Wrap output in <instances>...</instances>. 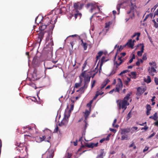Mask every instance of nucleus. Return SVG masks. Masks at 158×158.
<instances>
[{"label": "nucleus", "instance_id": "nucleus-57", "mask_svg": "<svg viewBox=\"0 0 158 158\" xmlns=\"http://www.w3.org/2000/svg\"><path fill=\"white\" fill-rule=\"evenodd\" d=\"M95 83V81L94 80L93 82V83H92V86H91L92 88H93L94 86Z\"/></svg>", "mask_w": 158, "mask_h": 158}, {"label": "nucleus", "instance_id": "nucleus-59", "mask_svg": "<svg viewBox=\"0 0 158 158\" xmlns=\"http://www.w3.org/2000/svg\"><path fill=\"white\" fill-rule=\"evenodd\" d=\"M134 143L133 142L131 144L130 146H129V148H131L132 147H133L134 146Z\"/></svg>", "mask_w": 158, "mask_h": 158}, {"label": "nucleus", "instance_id": "nucleus-42", "mask_svg": "<svg viewBox=\"0 0 158 158\" xmlns=\"http://www.w3.org/2000/svg\"><path fill=\"white\" fill-rule=\"evenodd\" d=\"M48 26V25H42L41 26V28L42 30H44L46 28L47 26Z\"/></svg>", "mask_w": 158, "mask_h": 158}, {"label": "nucleus", "instance_id": "nucleus-49", "mask_svg": "<svg viewBox=\"0 0 158 158\" xmlns=\"http://www.w3.org/2000/svg\"><path fill=\"white\" fill-rule=\"evenodd\" d=\"M148 128V127H147V126H145L144 127H142V128H141V130H144L145 131H146V130H147Z\"/></svg>", "mask_w": 158, "mask_h": 158}, {"label": "nucleus", "instance_id": "nucleus-26", "mask_svg": "<svg viewBox=\"0 0 158 158\" xmlns=\"http://www.w3.org/2000/svg\"><path fill=\"white\" fill-rule=\"evenodd\" d=\"M144 81L146 83H150L151 81V78L149 76H148L147 79H145Z\"/></svg>", "mask_w": 158, "mask_h": 158}, {"label": "nucleus", "instance_id": "nucleus-62", "mask_svg": "<svg viewBox=\"0 0 158 158\" xmlns=\"http://www.w3.org/2000/svg\"><path fill=\"white\" fill-rule=\"evenodd\" d=\"M154 24V26L156 28H157V27H158V23H155Z\"/></svg>", "mask_w": 158, "mask_h": 158}, {"label": "nucleus", "instance_id": "nucleus-60", "mask_svg": "<svg viewBox=\"0 0 158 158\" xmlns=\"http://www.w3.org/2000/svg\"><path fill=\"white\" fill-rule=\"evenodd\" d=\"M140 61L139 60L137 61L136 62V65L137 66H139L140 65Z\"/></svg>", "mask_w": 158, "mask_h": 158}, {"label": "nucleus", "instance_id": "nucleus-13", "mask_svg": "<svg viewBox=\"0 0 158 158\" xmlns=\"http://www.w3.org/2000/svg\"><path fill=\"white\" fill-rule=\"evenodd\" d=\"M146 90L145 88H140L139 87L137 89V94H142Z\"/></svg>", "mask_w": 158, "mask_h": 158}, {"label": "nucleus", "instance_id": "nucleus-55", "mask_svg": "<svg viewBox=\"0 0 158 158\" xmlns=\"http://www.w3.org/2000/svg\"><path fill=\"white\" fill-rule=\"evenodd\" d=\"M121 4H120V5H117V10L119 11V10H120V6L121 5Z\"/></svg>", "mask_w": 158, "mask_h": 158}, {"label": "nucleus", "instance_id": "nucleus-51", "mask_svg": "<svg viewBox=\"0 0 158 158\" xmlns=\"http://www.w3.org/2000/svg\"><path fill=\"white\" fill-rule=\"evenodd\" d=\"M155 133H153L151 135H150L148 137V138H150L153 136L155 135Z\"/></svg>", "mask_w": 158, "mask_h": 158}, {"label": "nucleus", "instance_id": "nucleus-22", "mask_svg": "<svg viewBox=\"0 0 158 158\" xmlns=\"http://www.w3.org/2000/svg\"><path fill=\"white\" fill-rule=\"evenodd\" d=\"M109 80L108 79H107L106 80L104 81L102 85V86L101 89H102L104 87L107 85V84L108 83L109 81Z\"/></svg>", "mask_w": 158, "mask_h": 158}, {"label": "nucleus", "instance_id": "nucleus-50", "mask_svg": "<svg viewBox=\"0 0 158 158\" xmlns=\"http://www.w3.org/2000/svg\"><path fill=\"white\" fill-rule=\"evenodd\" d=\"M110 130L111 131L114 132V133H115L116 132V130L114 129L110 128Z\"/></svg>", "mask_w": 158, "mask_h": 158}, {"label": "nucleus", "instance_id": "nucleus-53", "mask_svg": "<svg viewBox=\"0 0 158 158\" xmlns=\"http://www.w3.org/2000/svg\"><path fill=\"white\" fill-rule=\"evenodd\" d=\"M51 139V137L50 136H49L47 138V139H44V141H47L48 142H49V140Z\"/></svg>", "mask_w": 158, "mask_h": 158}, {"label": "nucleus", "instance_id": "nucleus-43", "mask_svg": "<svg viewBox=\"0 0 158 158\" xmlns=\"http://www.w3.org/2000/svg\"><path fill=\"white\" fill-rule=\"evenodd\" d=\"M53 155L52 153L49 154L46 157V158H52Z\"/></svg>", "mask_w": 158, "mask_h": 158}, {"label": "nucleus", "instance_id": "nucleus-33", "mask_svg": "<svg viewBox=\"0 0 158 158\" xmlns=\"http://www.w3.org/2000/svg\"><path fill=\"white\" fill-rule=\"evenodd\" d=\"M103 92H102L101 94H99L98 93H97L96 94L95 96L93 98V99H95L99 95H101L102 94H103Z\"/></svg>", "mask_w": 158, "mask_h": 158}, {"label": "nucleus", "instance_id": "nucleus-25", "mask_svg": "<svg viewBox=\"0 0 158 158\" xmlns=\"http://www.w3.org/2000/svg\"><path fill=\"white\" fill-rule=\"evenodd\" d=\"M153 119H154V120H156L158 118V114L157 112H156L154 114L153 116Z\"/></svg>", "mask_w": 158, "mask_h": 158}, {"label": "nucleus", "instance_id": "nucleus-10", "mask_svg": "<svg viewBox=\"0 0 158 158\" xmlns=\"http://www.w3.org/2000/svg\"><path fill=\"white\" fill-rule=\"evenodd\" d=\"M130 128H122L120 130L121 134H127L130 131Z\"/></svg>", "mask_w": 158, "mask_h": 158}, {"label": "nucleus", "instance_id": "nucleus-23", "mask_svg": "<svg viewBox=\"0 0 158 158\" xmlns=\"http://www.w3.org/2000/svg\"><path fill=\"white\" fill-rule=\"evenodd\" d=\"M81 40L82 42L81 45L83 47L84 50H86L87 48V44L85 43H84L82 40Z\"/></svg>", "mask_w": 158, "mask_h": 158}, {"label": "nucleus", "instance_id": "nucleus-14", "mask_svg": "<svg viewBox=\"0 0 158 158\" xmlns=\"http://www.w3.org/2000/svg\"><path fill=\"white\" fill-rule=\"evenodd\" d=\"M68 122V121L67 119L65 118V115L64 118L61 122L59 123L58 125L60 126H62L63 125H65Z\"/></svg>", "mask_w": 158, "mask_h": 158}, {"label": "nucleus", "instance_id": "nucleus-46", "mask_svg": "<svg viewBox=\"0 0 158 158\" xmlns=\"http://www.w3.org/2000/svg\"><path fill=\"white\" fill-rule=\"evenodd\" d=\"M155 82L156 85H158V78H155Z\"/></svg>", "mask_w": 158, "mask_h": 158}, {"label": "nucleus", "instance_id": "nucleus-41", "mask_svg": "<svg viewBox=\"0 0 158 158\" xmlns=\"http://www.w3.org/2000/svg\"><path fill=\"white\" fill-rule=\"evenodd\" d=\"M72 155L71 154L69 153H67L66 155V158H70Z\"/></svg>", "mask_w": 158, "mask_h": 158}, {"label": "nucleus", "instance_id": "nucleus-54", "mask_svg": "<svg viewBox=\"0 0 158 158\" xmlns=\"http://www.w3.org/2000/svg\"><path fill=\"white\" fill-rule=\"evenodd\" d=\"M154 125L156 126H157L158 127V120L157 121H156L154 123Z\"/></svg>", "mask_w": 158, "mask_h": 158}, {"label": "nucleus", "instance_id": "nucleus-28", "mask_svg": "<svg viewBox=\"0 0 158 158\" xmlns=\"http://www.w3.org/2000/svg\"><path fill=\"white\" fill-rule=\"evenodd\" d=\"M87 146L89 148H93L94 147H95V143H91L89 144H88Z\"/></svg>", "mask_w": 158, "mask_h": 158}, {"label": "nucleus", "instance_id": "nucleus-37", "mask_svg": "<svg viewBox=\"0 0 158 158\" xmlns=\"http://www.w3.org/2000/svg\"><path fill=\"white\" fill-rule=\"evenodd\" d=\"M131 75L133 77H135L136 76V73L135 72H131Z\"/></svg>", "mask_w": 158, "mask_h": 158}, {"label": "nucleus", "instance_id": "nucleus-40", "mask_svg": "<svg viewBox=\"0 0 158 158\" xmlns=\"http://www.w3.org/2000/svg\"><path fill=\"white\" fill-rule=\"evenodd\" d=\"M111 23L110 22H109L108 23H106L105 24V27L106 28H108Z\"/></svg>", "mask_w": 158, "mask_h": 158}, {"label": "nucleus", "instance_id": "nucleus-63", "mask_svg": "<svg viewBox=\"0 0 158 158\" xmlns=\"http://www.w3.org/2000/svg\"><path fill=\"white\" fill-rule=\"evenodd\" d=\"M74 145L75 146H76L77 145V140H76V141L73 142Z\"/></svg>", "mask_w": 158, "mask_h": 158}, {"label": "nucleus", "instance_id": "nucleus-58", "mask_svg": "<svg viewBox=\"0 0 158 158\" xmlns=\"http://www.w3.org/2000/svg\"><path fill=\"white\" fill-rule=\"evenodd\" d=\"M86 62H85L84 64H83V66L82 67V69H83V70H84L85 68V66H86Z\"/></svg>", "mask_w": 158, "mask_h": 158}, {"label": "nucleus", "instance_id": "nucleus-38", "mask_svg": "<svg viewBox=\"0 0 158 158\" xmlns=\"http://www.w3.org/2000/svg\"><path fill=\"white\" fill-rule=\"evenodd\" d=\"M146 109L147 110H151V107L148 104L147 105Z\"/></svg>", "mask_w": 158, "mask_h": 158}, {"label": "nucleus", "instance_id": "nucleus-1", "mask_svg": "<svg viewBox=\"0 0 158 158\" xmlns=\"http://www.w3.org/2000/svg\"><path fill=\"white\" fill-rule=\"evenodd\" d=\"M135 0H131L130 1L131 4L130 5V10L127 12V14L129 15V18L125 19L126 22L130 18L132 19L134 16V13L136 11V6L135 5Z\"/></svg>", "mask_w": 158, "mask_h": 158}, {"label": "nucleus", "instance_id": "nucleus-6", "mask_svg": "<svg viewBox=\"0 0 158 158\" xmlns=\"http://www.w3.org/2000/svg\"><path fill=\"white\" fill-rule=\"evenodd\" d=\"M87 6L88 8H90V12H93L94 9H97L99 11L100 10V8L96 4H93L92 3H90L87 4Z\"/></svg>", "mask_w": 158, "mask_h": 158}, {"label": "nucleus", "instance_id": "nucleus-19", "mask_svg": "<svg viewBox=\"0 0 158 158\" xmlns=\"http://www.w3.org/2000/svg\"><path fill=\"white\" fill-rule=\"evenodd\" d=\"M122 135L121 136V140H128L129 139L128 135L127 134H121Z\"/></svg>", "mask_w": 158, "mask_h": 158}, {"label": "nucleus", "instance_id": "nucleus-2", "mask_svg": "<svg viewBox=\"0 0 158 158\" xmlns=\"http://www.w3.org/2000/svg\"><path fill=\"white\" fill-rule=\"evenodd\" d=\"M80 77L81 79L82 78V77H84L85 85L83 87L80 88L79 89L77 90V91H80L81 93H82L84 92L85 89L87 88V84L90 81L91 77L89 76H85V73H82L80 75Z\"/></svg>", "mask_w": 158, "mask_h": 158}, {"label": "nucleus", "instance_id": "nucleus-45", "mask_svg": "<svg viewBox=\"0 0 158 158\" xmlns=\"http://www.w3.org/2000/svg\"><path fill=\"white\" fill-rule=\"evenodd\" d=\"M91 105L90 104H89V103H88L87 105V106L89 108V110H91Z\"/></svg>", "mask_w": 158, "mask_h": 158}, {"label": "nucleus", "instance_id": "nucleus-5", "mask_svg": "<svg viewBox=\"0 0 158 158\" xmlns=\"http://www.w3.org/2000/svg\"><path fill=\"white\" fill-rule=\"evenodd\" d=\"M78 3H75L73 6L75 10H73V11L72 12V16H73V15H74L75 19L78 16L80 18L81 16V14L79 13L78 11H77V10L78 8Z\"/></svg>", "mask_w": 158, "mask_h": 158}, {"label": "nucleus", "instance_id": "nucleus-47", "mask_svg": "<svg viewBox=\"0 0 158 158\" xmlns=\"http://www.w3.org/2000/svg\"><path fill=\"white\" fill-rule=\"evenodd\" d=\"M36 60H37V57H34L33 59L32 63L35 64L36 62Z\"/></svg>", "mask_w": 158, "mask_h": 158}, {"label": "nucleus", "instance_id": "nucleus-7", "mask_svg": "<svg viewBox=\"0 0 158 158\" xmlns=\"http://www.w3.org/2000/svg\"><path fill=\"white\" fill-rule=\"evenodd\" d=\"M100 60L99 61V62ZM99 62L97 64V66L96 68L93 70V71H91L90 73V74L91 75L92 74L93 75H90L89 74H86L85 73V72H84L83 73H85V76H90L91 77H92V78H93L94 76L95 75V74L97 73L98 72V65L99 64Z\"/></svg>", "mask_w": 158, "mask_h": 158}, {"label": "nucleus", "instance_id": "nucleus-4", "mask_svg": "<svg viewBox=\"0 0 158 158\" xmlns=\"http://www.w3.org/2000/svg\"><path fill=\"white\" fill-rule=\"evenodd\" d=\"M117 81L118 82V83L116 85V88L112 90H111L109 92V93L110 94H112L114 92H119L120 91V89H121L122 88V87L123 84L121 81V80L120 78H118V79Z\"/></svg>", "mask_w": 158, "mask_h": 158}, {"label": "nucleus", "instance_id": "nucleus-29", "mask_svg": "<svg viewBox=\"0 0 158 158\" xmlns=\"http://www.w3.org/2000/svg\"><path fill=\"white\" fill-rule=\"evenodd\" d=\"M152 14H149L146 15L145 18L143 20V21H145L149 17H150L151 18H152Z\"/></svg>", "mask_w": 158, "mask_h": 158}, {"label": "nucleus", "instance_id": "nucleus-20", "mask_svg": "<svg viewBox=\"0 0 158 158\" xmlns=\"http://www.w3.org/2000/svg\"><path fill=\"white\" fill-rule=\"evenodd\" d=\"M100 152V154L97 156L96 158H103V156H105V154L103 150H101Z\"/></svg>", "mask_w": 158, "mask_h": 158}, {"label": "nucleus", "instance_id": "nucleus-32", "mask_svg": "<svg viewBox=\"0 0 158 158\" xmlns=\"http://www.w3.org/2000/svg\"><path fill=\"white\" fill-rule=\"evenodd\" d=\"M103 92H102L101 94H99L98 93H97L96 94L95 96L93 98V99H95L99 95H101L102 94H103Z\"/></svg>", "mask_w": 158, "mask_h": 158}, {"label": "nucleus", "instance_id": "nucleus-30", "mask_svg": "<svg viewBox=\"0 0 158 158\" xmlns=\"http://www.w3.org/2000/svg\"><path fill=\"white\" fill-rule=\"evenodd\" d=\"M34 129L35 130V132H37V130L35 128V127H32V128L30 127H28V129L30 130V132H31V133H32L31 130H34Z\"/></svg>", "mask_w": 158, "mask_h": 158}, {"label": "nucleus", "instance_id": "nucleus-27", "mask_svg": "<svg viewBox=\"0 0 158 158\" xmlns=\"http://www.w3.org/2000/svg\"><path fill=\"white\" fill-rule=\"evenodd\" d=\"M116 122H117L116 119H115L114 120V122L112 124V125L114 127H115L116 128H118L119 127V126L117 124L115 125V123H116Z\"/></svg>", "mask_w": 158, "mask_h": 158}, {"label": "nucleus", "instance_id": "nucleus-3", "mask_svg": "<svg viewBox=\"0 0 158 158\" xmlns=\"http://www.w3.org/2000/svg\"><path fill=\"white\" fill-rule=\"evenodd\" d=\"M130 96V94H127L123 100L120 101L118 103L119 108V109L121 108L124 109L123 112L124 110L126 109L127 106L129 105V103L127 101L129 99Z\"/></svg>", "mask_w": 158, "mask_h": 158}, {"label": "nucleus", "instance_id": "nucleus-36", "mask_svg": "<svg viewBox=\"0 0 158 158\" xmlns=\"http://www.w3.org/2000/svg\"><path fill=\"white\" fill-rule=\"evenodd\" d=\"M128 71V70H124V71H122V72H121V73L119 74V75H122L123 74H124V73H127Z\"/></svg>", "mask_w": 158, "mask_h": 158}, {"label": "nucleus", "instance_id": "nucleus-24", "mask_svg": "<svg viewBox=\"0 0 158 158\" xmlns=\"http://www.w3.org/2000/svg\"><path fill=\"white\" fill-rule=\"evenodd\" d=\"M81 82L79 83H76L75 84V86L74 87V89H77L80 87L81 85Z\"/></svg>", "mask_w": 158, "mask_h": 158}, {"label": "nucleus", "instance_id": "nucleus-16", "mask_svg": "<svg viewBox=\"0 0 158 158\" xmlns=\"http://www.w3.org/2000/svg\"><path fill=\"white\" fill-rule=\"evenodd\" d=\"M105 57L103 56L102 58V59L101 60L100 64L99 66V70H101L102 66L104 62H105L107 61V60H105ZM100 72V70H99Z\"/></svg>", "mask_w": 158, "mask_h": 158}, {"label": "nucleus", "instance_id": "nucleus-31", "mask_svg": "<svg viewBox=\"0 0 158 158\" xmlns=\"http://www.w3.org/2000/svg\"><path fill=\"white\" fill-rule=\"evenodd\" d=\"M140 35V34L139 32H137L135 33L132 37V38H133L136 36H137L138 37H139Z\"/></svg>", "mask_w": 158, "mask_h": 158}, {"label": "nucleus", "instance_id": "nucleus-39", "mask_svg": "<svg viewBox=\"0 0 158 158\" xmlns=\"http://www.w3.org/2000/svg\"><path fill=\"white\" fill-rule=\"evenodd\" d=\"M142 59L144 60H146L147 59V54L146 53H144L143 55Z\"/></svg>", "mask_w": 158, "mask_h": 158}, {"label": "nucleus", "instance_id": "nucleus-12", "mask_svg": "<svg viewBox=\"0 0 158 158\" xmlns=\"http://www.w3.org/2000/svg\"><path fill=\"white\" fill-rule=\"evenodd\" d=\"M50 35L48 36V37L46 38V41H49L48 44V47L51 48V47L53 45V40H52V39L51 38L50 40H49V39L50 38Z\"/></svg>", "mask_w": 158, "mask_h": 158}, {"label": "nucleus", "instance_id": "nucleus-15", "mask_svg": "<svg viewBox=\"0 0 158 158\" xmlns=\"http://www.w3.org/2000/svg\"><path fill=\"white\" fill-rule=\"evenodd\" d=\"M46 137L45 136H43L42 137H37L35 139V140L37 142L40 143L45 139Z\"/></svg>", "mask_w": 158, "mask_h": 158}, {"label": "nucleus", "instance_id": "nucleus-11", "mask_svg": "<svg viewBox=\"0 0 158 158\" xmlns=\"http://www.w3.org/2000/svg\"><path fill=\"white\" fill-rule=\"evenodd\" d=\"M142 46L141 50L140 51H139L137 52V55L139 56H141L142 55V53L143 52V50H144V46L143 45V44H139L137 45V47H138L140 46Z\"/></svg>", "mask_w": 158, "mask_h": 158}, {"label": "nucleus", "instance_id": "nucleus-18", "mask_svg": "<svg viewBox=\"0 0 158 158\" xmlns=\"http://www.w3.org/2000/svg\"><path fill=\"white\" fill-rule=\"evenodd\" d=\"M126 44L129 47H131L132 48H133L134 44H133V42H132V40L131 39L129 40Z\"/></svg>", "mask_w": 158, "mask_h": 158}, {"label": "nucleus", "instance_id": "nucleus-35", "mask_svg": "<svg viewBox=\"0 0 158 158\" xmlns=\"http://www.w3.org/2000/svg\"><path fill=\"white\" fill-rule=\"evenodd\" d=\"M149 64L152 66L154 67L156 66V63L155 62H149Z\"/></svg>", "mask_w": 158, "mask_h": 158}, {"label": "nucleus", "instance_id": "nucleus-44", "mask_svg": "<svg viewBox=\"0 0 158 158\" xmlns=\"http://www.w3.org/2000/svg\"><path fill=\"white\" fill-rule=\"evenodd\" d=\"M131 112H129L128 114H127V119L128 120L131 117Z\"/></svg>", "mask_w": 158, "mask_h": 158}, {"label": "nucleus", "instance_id": "nucleus-64", "mask_svg": "<svg viewBox=\"0 0 158 158\" xmlns=\"http://www.w3.org/2000/svg\"><path fill=\"white\" fill-rule=\"evenodd\" d=\"M155 14L156 15H158V8L157 9L156 11L155 12Z\"/></svg>", "mask_w": 158, "mask_h": 158}, {"label": "nucleus", "instance_id": "nucleus-21", "mask_svg": "<svg viewBox=\"0 0 158 158\" xmlns=\"http://www.w3.org/2000/svg\"><path fill=\"white\" fill-rule=\"evenodd\" d=\"M103 52L102 51H100L98 53V55L96 57V61H97L98 59H100V57L102 55Z\"/></svg>", "mask_w": 158, "mask_h": 158}, {"label": "nucleus", "instance_id": "nucleus-8", "mask_svg": "<svg viewBox=\"0 0 158 158\" xmlns=\"http://www.w3.org/2000/svg\"><path fill=\"white\" fill-rule=\"evenodd\" d=\"M91 111V110H85V112L84 113V114H85L84 116L85 117V120L84 121H85V129L86 128L87 125H88V123H87V122L86 121V119H87L88 116L89 115Z\"/></svg>", "mask_w": 158, "mask_h": 158}, {"label": "nucleus", "instance_id": "nucleus-61", "mask_svg": "<svg viewBox=\"0 0 158 158\" xmlns=\"http://www.w3.org/2000/svg\"><path fill=\"white\" fill-rule=\"evenodd\" d=\"M58 127L57 126H56V128H55V129L54 130V131L55 132H57L58 131Z\"/></svg>", "mask_w": 158, "mask_h": 158}, {"label": "nucleus", "instance_id": "nucleus-34", "mask_svg": "<svg viewBox=\"0 0 158 158\" xmlns=\"http://www.w3.org/2000/svg\"><path fill=\"white\" fill-rule=\"evenodd\" d=\"M103 92H102L101 94H99L98 93H97L96 94L95 96L93 98V99H95L99 95H101L102 94H103Z\"/></svg>", "mask_w": 158, "mask_h": 158}, {"label": "nucleus", "instance_id": "nucleus-48", "mask_svg": "<svg viewBox=\"0 0 158 158\" xmlns=\"http://www.w3.org/2000/svg\"><path fill=\"white\" fill-rule=\"evenodd\" d=\"M149 148V147H146L143 150V152H145L147 151V150H148V149Z\"/></svg>", "mask_w": 158, "mask_h": 158}, {"label": "nucleus", "instance_id": "nucleus-56", "mask_svg": "<svg viewBox=\"0 0 158 158\" xmlns=\"http://www.w3.org/2000/svg\"><path fill=\"white\" fill-rule=\"evenodd\" d=\"M133 61V60L131 58V59H130L128 62L127 63V64H129V63H131Z\"/></svg>", "mask_w": 158, "mask_h": 158}, {"label": "nucleus", "instance_id": "nucleus-52", "mask_svg": "<svg viewBox=\"0 0 158 158\" xmlns=\"http://www.w3.org/2000/svg\"><path fill=\"white\" fill-rule=\"evenodd\" d=\"M131 130L134 129V130H136L138 129V127H133L131 128H130Z\"/></svg>", "mask_w": 158, "mask_h": 158}, {"label": "nucleus", "instance_id": "nucleus-17", "mask_svg": "<svg viewBox=\"0 0 158 158\" xmlns=\"http://www.w3.org/2000/svg\"><path fill=\"white\" fill-rule=\"evenodd\" d=\"M119 62L118 63L117 61L114 62V64L116 65V68H117L118 66H119L123 62V61L121 59V57H119L118 58Z\"/></svg>", "mask_w": 158, "mask_h": 158}, {"label": "nucleus", "instance_id": "nucleus-9", "mask_svg": "<svg viewBox=\"0 0 158 158\" xmlns=\"http://www.w3.org/2000/svg\"><path fill=\"white\" fill-rule=\"evenodd\" d=\"M148 71L149 74L152 76L154 75V73L156 72V70L153 66H152L151 68L150 67H149L148 68Z\"/></svg>", "mask_w": 158, "mask_h": 158}]
</instances>
